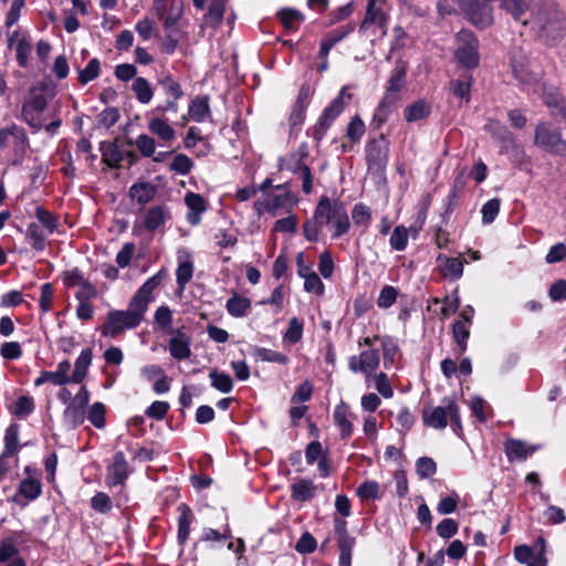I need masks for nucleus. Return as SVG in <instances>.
Listing matches in <instances>:
<instances>
[{
	"label": "nucleus",
	"instance_id": "c9c22d12",
	"mask_svg": "<svg viewBox=\"0 0 566 566\" xmlns=\"http://www.w3.org/2000/svg\"><path fill=\"white\" fill-rule=\"evenodd\" d=\"M132 91L140 104H148L153 99L154 91L145 77H136L132 84Z\"/></svg>",
	"mask_w": 566,
	"mask_h": 566
},
{
	"label": "nucleus",
	"instance_id": "b1692460",
	"mask_svg": "<svg viewBox=\"0 0 566 566\" xmlns=\"http://www.w3.org/2000/svg\"><path fill=\"white\" fill-rule=\"evenodd\" d=\"M157 84L167 98L180 99L184 96L180 83L169 72H163L157 78Z\"/></svg>",
	"mask_w": 566,
	"mask_h": 566
},
{
	"label": "nucleus",
	"instance_id": "5fc2aeb1",
	"mask_svg": "<svg viewBox=\"0 0 566 566\" xmlns=\"http://www.w3.org/2000/svg\"><path fill=\"white\" fill-rule=\"evenodd\" d=\"M442 402L447 405L449 410V417L451 420V426L453 431L460 436L462 431V423H461V417H460V409L459 406L453 397H444Z\"/></svg>",
	"mask_w": 566,
	"mask_h": 566
},
{
	"label": "nucleus",
	"instance_id": "338daca9",
	"mask_svg": "<svg viewBox=\"0 0 566 566\" xmlns=\"http://www.w3.org/2000/svg\"><path fill=\"white\" fill-rule=\"evenodd\" d=\"M500 199L493 198L486 201L482 207V221L484 224L492 223L500 211Z\"/></svg>",
	"mask_w": 566,
	"mask_h": 566
},
{
	"label": "nucleus",
	"instance_id": "e433bc0d",
	"mask_svg": "<svg viewBox=\"0 0 566 566\" xmlns=\"http://www.w3.org/2000/svg\"><path fill=\"white\" fill-rule=\"evenodd\" d=\"M70 370H71V363L67 359L60 361L56 370L48 371L50 382H52L55 386H65L70 382H73L72 375L71 376L69 375Z\"/></svg>",
	"mask_w": 566,
	"mask_h": 566
},
{
	"label": "nucleus",
	"instance_id": "473e14b6",
	"mask_svg": "<svg viewBox=\"0 0 566 566\" xmlns=\"http://www.w3.org/2000/svg\"><path fill=\"white\" fill-rule=\"evenodd\" d=\"M292 499L300 502H305L314 497L315 485L311 480L301 479L293 483L291 486Z\"/></svg>",
	"mask_w": 566,
	"mask_h": 566
},
{
	"label": "nucleus",
	"instance_id": "bb28decb",
	"mask_svg": "<svg viewBox=\"0 0 566 566\" xmlns=\"http://www.w3.org/2000/svg\"><path fill=\"white\" fill-rule=\"evenodd\" d=\"M148 129L151 134L156 135L164 142H171L176 137L175 129L167 123L166 119L160 117H151L148 120Z\"/></svg>",
	"mask_w": 566,
	"mask_h": 566
},
{
	"label": "nucleus",
	"instance_id": "864d4df0",
	"mask_svg": "<svg viewBox=\"0 0 566 566\" xmlns=\"http://www.w3.org/2000/svg\"><path fill=\"white\" fill-rule=\"evenodd\" d=\"M395 103L396 102L389 99V97H382L373 116V124L376 128H379L388 119Z\"/></svg>",
	"mask_w": 566,
	"mask_h": 566
},
{
	"label": "nucleus",
	"instance_id": "4468645a",
	"mask_svg": "<svg viewBox=\"0 0 566 566\" xmlns=\"http://www.w3.org/2000/svg\"><path fill=\"white\" fill-rule=\"evenodd\" d=\"M128 476V462L123 451H117L113 457V463L107 470L106 482L109 486L124 483Z\"/></svg>",
	"mask_w": 566,
	"mask_h": 566
},
{
	"label": "nucleus",
	"instance_id": "39448f33",
	"mask_svg": "<svg viewBox=\"0 0 566 566\" xmlns=\"http://www.w3.org/2000/svg\"><path fill=\"white\" fill-rule=\"evenodd\" d=\"M534 144L555 156H566V140L559 128L551 123L542 122L535 127Z\"/></svg>",
	"mask_w": 566,
	"mask_h": 566
},
{
	"label": "nucleus",
	"instance_id": "3c124183",
	"mask_svg": "<svg viewBox=\"0 0 566 566\" xmlns=\"http://www.w3.org/2000/svg\"><path fill=\"white\" fill-rule=\"evenodd\" d=\"M18 441H19V426L17 423H11L7 430L4 436V457H12L18 452Z\"/></svg>",
	"mask_w": 566,
	"mask_h": 566
},
{
	"label": "nucleus",
	"instance_id": "7ed1b4c3",
	"mask_svg": "<svg viewBox=\"0 0 566 566\" xmlns=\"http://www.w3.org/2000/svg\"><path fill=\"white\" fill-rule=\"evenodd\" d=\"M49 105V97L43 86L32 87L28 97L24 99L21 108V117L34 132H39L43 127L41 114Z\"/></svg>",
	"mask_w": 566,
	"mask_h": 566
},
{
	"label": "nucleus",
	"instance_id": "a19ab883",
	"mask_svg": "<svg viewBox=\"0 0 566 566\" xmlns=\"http://www.w3.org/2000/svg\"><path fill=\"white\" fill-rule=\"evenodd\" d=\"M42 485L38 479L27 478L20 482L19 494L29 501H33L41 495Z\"/></svg>",
	"mask_w": 566,
	"mask_h": 566
},
{
	"label": "nucleus",
	"instance_id": "9b49d317",
	"mask_svg": "<svg viewBox=\"0 0 566 566\" xmlns=\"http://www.w3.org/2000/svg\"><path fill=\"white\" fill-rule=\"evenodd\" d=\"M489 0H478L464 13L470 21L480 29H485L493 23V8Z\"/></svg>",
	"mask_w": 566,
	"mask_h": 566
},
{
	"label": "nucleus",
	"instance_id": "9d476101",
	"mask_svg": "<svg viewBox=\"0 0 566 566\" xmlns=\"http://www.w3.org/2000/svg\"><path fill=\"white\" fill-rule=\"evenodd\" d=\"M380 363L379 353L377 349L364 350L359 356H352L348 361V367L353 373H364L370 376L376 371Z\"/></svg>",
	"mask_w": 566,
	"mask_h": 566
},
{
	"label": "nucleus",
	"instance_id": "603ef678",
	"mask_svg": "<svg viewBox=\"0 0 566 566\" xmlns=\"http://www.w3.org/2000/svg\"><path fill=\"white\" fill-rule=\"evenodd\" d=\"M381 347L384 355V365L388 367L395 363L396 356L398 355L399 347L396 339L391 336L381 337Z\"/></svg>",
	"mask_w": 566,
	"mask_h": 566
},
{
	"label": "nucleus",
	"instance_id": "412c9836",
	"mask_svg": "<svg viewBox=\"0 0 566 566\" xmlns=\"http://www.w3.org/2000/svg\"><path fill=\"white\" fill-rule=\"evenodd\" d=\"M338 202L339 200H336L334 202L331 201V199L326 196L321 197L313 218L322 226H327L332 222L334 219V216H336V210H338Z\"/></svg>",
	"mask_w": 566,
	"mask_h": 566
},
{
	"label": "nucleus",
	"instance_id": "f704fd0d",
	"mask_svg": "<svg viewBox=\"0 0 566 566\" xmlns=\"http://www.w3.org/2000/svg\"><path fill=\"white\" fill-rule=\"evenodd\" d=\"M331 223L334 228L333 238H340L349 230L350 222L344 202H338V210Z\"/></svg>",
	"mask_w": 566,
	"mask_h": 566
},
{
	"label": "nucleus",
	"instance_id": "f257e3e1",
	"mask_svg": "<svg viewBox=\"0 0 566 566\" xmlns=\"http://www.w3.org/2000/svg\"><path fill=\"white\" fill-rule=\"evenodd\" d=\"M530 24L537 35L549 45L563 40L566 33V15L555 0H538L531 9Z\"/></svg>",
	"mask_w": 566,
	"mask_h": 566
},
{
	"label": "nucleus",
	"instance_id": "774afa93",
	"mask_svg": "<svg viewBox=\"0 0 566 566\" xmlns=\"http://www.w3.org/2000/svg\"><path fill=\"white\" fill-rule=\"evenodd\" d=\"M452 93L460 97L461 99H464L465 102H469L470 99V90H471V78H458L453 80L450 83Z\"/></svg>",
	"mask_w": 566,
	"mask_h": 566
},
{
	"label": "nucleus",
	"instance_id": "ddd939ff",
	"mask_svg": "<svg viewBox=\"0 0 566 566\" xmlns=\"http://www.w3.org/2000/svg\"><path fill=\"white\" fill-rule=\"evenodd\" d=\"M191 338L181 329L171 331L169 339V353L178 360L188 359L191 356L190 349Z\"/></svg>",
	"mask_w": 566,
	"mask_h": 566
},
{
	"label": "nucleus",
	"instance_id": "4be33fe9",
	"mask_svg": "<svg viewBox=\"0 0 566 566\" xmlns=\"http://www.w3.org/2000/svg\"><path fill=\"white\" fill-rule=\"evenodd\" d=\"M437 262L443 277L457 281L462 276L463 262L460 258H449L443 254H439Z\"/></svg>",
	"mask_w": 566,
	"mask_h": 566
},
{
	"label": "nucleus",
	"instance_id": "09e8293b",
	"mask_svg": "<svg viewBox=\"0 0 566 566\" xmlns=\"http://www.w3.org/2000/svg\"><path fill=\"white\" fill-rule=\"evenodd\" d=\"M352 219L355 226L366 230L371 221L370 209L365 203H356L352 210Z\"/></svg>",
	"mask_w": 566,
	"mask_h": 566
},
{
	"label": "nucleus",
	"instance_id": "c756f323",
	"mask_svg": "<svg viewBox=\"0 0 566 566\" xmlns=\"http://www.w3.org/2000/svg\"><path fill=\"white\" fill-rule=\"evenodd\" d=\"M86 407L74 401H70L63 412L64 422L73 429L83 423L85 419Z\"/></svg>",
	"mask_w": 566,
	"mask_h": 566
},
{
	"label": "nucleus",
	"instance_id": "de8ad7c7",
	"mask_svg": "<svg viewBox=\"0 0 566 566\" xmlns=\"http://www.w3.org/2000/svg\"><path fill=\"white\" fill-rule=\"evenodd\" d=\"M34 400L30 396H21L10 408V412L18 418H25L34 411Z\"/></svg>",
	"mask_w": 566,
	"mask_h": 566
},
{
	"label": "nucleus",
	"instance_id": "ea45409f",
	"mask_svg": "<svg viewBox=\"0 0 566 566\" xmlns=\"http://www.w3.org/2000/svg\"><path fill=\"white\" fill-rule=\"evenodd\" d=\"M32 53V43L28 35H22L15 44V59L20 67H27Z\"/></svg>",
	"mask_w": 566,
	"mask_h": 566
},
{
	"label": "nucleus",
	"instance_id": "79ce46f5",
	"mask_svg": "<svg viewBox=\"0 0 566 566\" xmlns=\"http://www.w3.org/2000/svg\"><path fill=\"white\" fill-rule=\"evenodd\" d=\"M127 145L136 146L144 157H153L156 151V142L147 134L139 135L135 140L128 139Z\"/></svg>",
	"mask_w": 566,
	"mask_h": 566
},
{
	"label": "nucleus",
	"instance_id": "0e129e2a",
	"mask_svg": "<svg viewBox=\"0 0 566 566\" xmlns=\"http://www.w3.org/2000/svg\"><path fill=\"white\" fill-rule=\"evenodd\" d=\"M256 357L262 361L276 363L285 365L289 361V357L280 352H275L269 348H256Z\"/></svg>",
	"mask_w": 566,
	"mask_h": 566
},
{
	"label": "nucleus",
	"instance_id": "423d86ee",
	"mask_svg": "<svg viewBox=\"0 0 566 566\" xmlns=\"http://www.w3.org/2000/svg\"><path fill=\"white\" fill-rule=\"evenodd\" d=\"M455 59L467 69H474L479 65V40L470 30H461L455 36Z\"/></svg>",
	"mask_w": 566,
	"mask_h": 566
},
{
	"label": "nucleus",
	"instance_id": "37998d69",
	"mask_svg": "<svg viewBox=\"0 0 566 566\" xmlns=\"http://www.w3.org/2000/svg\"><path fill=\"white\" fill-rule=\"evenodd\" d=\"M25 235L34 250L43 251L45 249V234L40 224L31 222L27 228Z\"/></svg>",
	"mask_w": 566,
	"mask_h": 566
},
{
	"label": "nucleus",
	"instance_id": "6e6552de",
	"mask_svg": "<svg viewBox=\"0 0 566 566\" xmlns=\"http://www.w3.org/2000/svg\"><path fill=\"white\" fill-rule=\"evenodd\" d=\"M366 153L368 169L382 172L389 159V140L381 134L379 138L369 142Z\"/></svg>",
	"mask_w": 566,
	"mask_h": 566
},
{
	"label": "nucleus",
	"instance_id": "bf43d9fd",
	"mask_svg": "<svg viewBox=\"0 0 566 566\" xmlns=\"http://www.w3.org/2000/svg\"><path fill=\"white\" fill-rule=\"evenodd\" d=\"M35 217L49 233H53L59 227L57 218L41 206L36 207Z\"/></svg>",
	"mask_w": 566,
	"mask_h": 566
},
{
	"label": "nucleus",
	"instance_id": "13d9d810",
	"mask_svg": "<svg viewBox=\"0 0 566 566\" xmlns=\"http://www.w3.org/2000/svg\"><path fill=\"white\" fill-rule=\"evenodd\" d=\"M356 25L354 22H349L345 25H342L326 34L323 39L326 43H329L331 46L336 45L342 40H344L347 35L354 32Z\"/></svg>",
	"mask_w": 566,
	"mask_h": 566
},
{
	"label": "nucleus",
	"instance_id": "2eb2a0df",
	"mask_svg": "<svg viewBox=\"0 0 566 566\" xmlns=\"http://www.w3.org/2000/svg\"><path fill=\"white\" fill-rule=\"evenodd\" d=\"M165 272L159 271L155 275L150 276L134 294L132 300L135 303L139 304L146 311L148 310V304L151 301V293L160 285L165 277Z\"/></svg>",
	"mask_w": 566,
	"mask_h": 566
},
{
	"label": "nucleus",
	"instance_id": "a211bd4d",
	"mask_svg": "<svg viewBox=\"0 0 566 566\" xmlns=\"http://www.w3.org/2000/svg\"><path fill=\"white\" fill-rule=\"evenodd\" d=\"M185 203L189 209L187 213V221L191 226L199 224L201 220L200 216L207 210V202L205 198L199 193L188 192L185 196Z\"/></svg>",
	"mask_w": 566,
	"mask_h": 566
},
{
	"label": "nucleus",
	"instance_id": "4d7b16f0",
	"mask_svg": "<svg viewBox=\"0 0 566 566\" xmlns=\"http://www.w3.org/2000/svg\"><path fill=\"white\" fill-rule=\"evenodd\" d=\"M469 326L470 324H467L463 321H455L452 325L453 338L460 347L461 352L467 349V340L470 336Z\"/></svg>",
	"mask_w": 566,
	"mask_h": 566
},
{
	"label": "nucleus",
	"instance_id": "72a5a7b5",
	"mask_svg": "<svg viewBox=\"0 0 566 566\" xmlns=\"http://www.w3.org/2000/svg\"><path fill=\"white\" fill-rule=\"evenodd\" d=\"M251 307V301L238 293H234L226 304L228 313L233 317H242Z\"/></svg>",
	"mask_w": 566,
	"mask_h": 566
},
{
	"label": "nucleus",
	"instance_id": "f8f14e48",
	"mask_svg": "<svg viewBox=\"0 0 566 566\" xmlns=\"http://www.w3.org/2000/svg\"><path fill=\"white\" fill-rule=\"evenodd\" d=\"M511 67L514 77L523 85H531L537 81V75L530 71L527 57L522 51L512 52Z\"/></svg>",
	"mask_w": 566,
	"mask_h": 566
},
{
	"label": "nucleus",
	"instance_id": "a878e982",
	"mask_svg": "<svg viewBox=\"0 0 566 566\" xmlns=\"http://www.w3.org/2000/svg\"><path fill=\"white\" fill-rule=\"evenodd\" d=\"M102 160L111 168H118L124 160V151H120L116 143L102 142L99 146Z\"/></svg>",
	"mask_w": 566,
	"mask_h": 566
},
{
	"label": "nucleus",
	"instance_id": "393cba45",
	"mask_svg": "<svg viewBox=\"0 0 566 566\" xmlns=\"http://www.w3.org/2000/svg\"><path fill=\"white\" fill-rule=\"evenodd\" d=\"M157 192V188L150 182H136L129 188V196L139 205H146L151 201Z\"/></svg>",
	"mask_w": 566,
	"mask_h": 566
},
{
	"label": "nucleus",
	"instance_id": "20e7f679",
	"mask_svg": "<svg viewBox=\"0 0 566 566\" xmlns=\"http://www.w3.org/2000/svg\"><path fill=\"white\" fill-rule=\"evenodd\" d=\"M388 14L384 10V4L377 0H368L365 18L359 25V33H370L375 39H382L387 34Z\"/></svg>",
	"mask_w": 566,
	"mask_h": 566
},
{
	"label": "nucleus",
	"instance_id": "4c0bfd02",
	"mask_svg": "<svg viewBox=\"0 0 566 566\" xmlns=\"http://www.w3.org/2000/svg\"><path fill=\"white\" fill-rule=\"evenodd\" d=\"M279 18L283 27L289 31L297 30L304 20V15L300 11L291 8L282 9L279 12Z\"/></svg>",
	"mask_w": 566,
	"mask_h": 566
},
{
	"label": "nucleus",
	"instance_id": "dca6fc26",
	"mask_svg": "<svg viewBox=\"0 0 566 566\" xmlns=\"http://www.w3.org/2000/svg\"><path fill=\"white\" fill-rule=\"evenodd\" d=\"M449 410L447 405L426 407L422 410L423 424L433 429H444L448 426Z\"/></svg>",
	"mask_w": 566,
	"mask_h": 566
},
{
	"label": "nucleus",
	"instance_id": "69168bd1",
	"mask_svg": "<svg viewBox=\"0 0 566 566\" xmlns=\"http://www.w3.org/2000/svg\"><path fill=\"white\" fill-rule=\"evenodd\" d=\"M365 130L366 128L363 119L356 115L348 123L346 135L353 143H357L365 134Z\"/></svg>",
	"mask_w": 566,
	"mask_h": 566
},
{
	"label": "nucleus",
	"instance_id": "aec40b11",
	"mask_svg": "<svg viewBox=\"0 0 566 566\" xmlns=\"http://www.w3.org/2000/svg\"><path fill=\"white\" fill-rule=\"evenodd\" d=\"M171 218L166 206H155L148 209L144 218V227L147 231L154 232Z\"/></svg>",
	"mask_w": 566,
	"mask_h": 566
},
{
	"label": "nucleus",
	"instance_id": "f3484780",
	"mask_svg": "<svg viewBox=\"0 0 566 566\" xmlns=\"http://www.w3.org/2000/svg\"><path fill=\"white\" fill-rule=\"evenodd\" d=\"M536 450V446H528L518 439H509L504 444V451L510 462L525 461Z\"/></svg>",
	"mask_w": 566,
	"mask_h": 566
},
{
	"label": "nucleus",
	"instance_id": "c85d7f7f",
	"mask_svg": "<svg viewBox=\"0 0 566 566\" xmlns=\"http://www.w3.org/2000/svg\"><path fill=\"white\" fill-rule=\"evenodd\" d=\"M93 353L91 348L83 349L75 361V368L72 373L73 382L81 384L86 377L87 369L92 364Z\"/></svg>",
	"mask_w": 566,
	"mask_h": 566
},
{
	"label": "nucleus",
	"instance_id": "e2e57ef3",
	"mask_svg": "<svg viewBox=\"0 0 566 566\" xmlns=\"http://www.w3.org/2000/svg\"><path fill=\"white\" fill-rule=\"evenodd\" d=\"M389 243L391 249L396 251H403L408 243L407 229L402 226L396 227L391 233Z\"/></svg>",
	"mask_w": 566,
	"mask_h": 566
},
{
	"label": "nucleus",
	"instance_id": "c03bdc74",
	"mask_svg": "<svg viewBox=\"0 0 566 566\" xmlns=\"http://www.w3.org/2000/svg\"><path fill=\"white\" fill-rule=\"evenodd\" d=\"M500 8L510 13L515 20H520L528 9L532 0H500Z\"/></svg>",
	"mask_w": 566,
	"mask_h": 566
},
{
	"label": "nucleus",
	"instance_id": "cd10ccee",
	"mask_svg": "<svg viewBox=\"0 0 566 566\" xmlns=\"http://www.w3.org/2000/svg\"><path fill=\"white\" fill-rule=\"evenodd\" d=\"M189 116L197 123H202L210 117L208 96H197L191 101L188 108Z\"/></svg>",
	"mask_w": 566,
	"mask_h": 566
},
{
	"label": "nucleus",
	"instance_id": "1a4fd4ad",
	"mask_svg": "<svg viewBox=\"0 0 566 566\" xmlns=\"http://www.w3.org/2000/svg\"><path fill=\"white\" fill-rule=\"evenodd\" d=\"M334 533L339 549V566H352V552L356 539L348 533L345 520L334 518Z\"/></svg>",
	"mask_w": 566,
	"mask_h": 566
},
{
	"label": "nucleus",
	"instance_id": "0eeeda50",
	"mask_svg": "<svg viewBox=\"0 0 566 566\" xmlns=\"http://www.w3.org/2000/svg\"><path fill=\"white\" fill-rule=\"evenodd\" d=\"M348 99L352 97V94L346 93V88L343 87L335 97L332 103L324 109L323 114L319 116L316 125L313 128V138L318 143L325 136L327 129L331 127L332 123L337 118V116L344 111L345 103L344 98Z\"/></svg>",
	"mask_w": 566,
	"mask_h": 566
},
{
	"label": "nucleus",
	"instance_id": "2f4dec72",
	"mask_svg": "<svg viewBox=\"0 0 566 566\" xmlns=\"http://www.w3.org/2000/svg\"><path fill=\"white\" fill-rule=\"evenodd\" d=\"M184 14L182 0H171L167 14L163 18L164 30H179L177 23Z\"/></svg>",
	"mask_w": 566,
	"mask_h": 566
},
{
	"label": "nucleus",
	"instance_id": "8fccbe9b",
	"mask_svg": "<svg viewBox=\"0 0 566 566\" xmlns=\"http://www.w3.org/2000/svg\"><path fill=\"white\" fill-rule=\"evenodd\" d=\"M209 378L211 379V386L220 392L228 394L233 388V380L226 373H219L217 369H213L209 374Z\"/></svg>",
	"mask_w": 566,
	"mask_h": 566
},
{
	"label": "nucleus",
	"instance_id": "680f3d73",
	"mask_svg": "<svg viewBox=\"0 0 566 566\" xmlns=\"http://www.w3.org/2000/svg\"><path fill=\"white\" fill-rule=\"evenodd\" d=\"M193 167V161L185 154H178L175 156L172 163L170 164V170L186 176L188 175Z\"/></svg>",
	"mask_w": 566,
	"mask_h": 566
},
{
	"label": "nucleus",
	"instance_id": "f03ea898",
	"mask_svg": "<svg viewBox=\"0 0 566 566\" xmlns=\"http://www.w3.org/2000/svg\"><path fill=\"white\" fill-rule=\"evenodd\" d=\"M146 312L144 307L130 298L127 310H113L108 312L107 318L102 326V334L108 337H116L125 329L136 328L144 321Z\"/></svg>",
	"mask_w": 566,
	"mask_h": 566
},
{
	"label": "nucleus",
	"instance_id": "6e6d98bb",
	"mask_svg": "<svg viewBox=\"0 0 566 566\" xmlns=\"http://www.w3.org/2000/svg\"><path fill=\"white\" fill-rule=\"evenodd\" d=\"M193 274V262L191 260H186L179 262L178 268L176 270V281L178 286L184 290L186 285L190 282Z\"/></svg>",
	"mask_w": 566,
	"mask_h": 566
},
{
	"label": "nucleus",
	"instance_id": "58836bf2",
	"mask_svg": "<svg viewBox=\"0 0 566 566\" xmlns=\"http://www.w3.org/2000/svg\"><path fill=\"white\" fill-rule=\"evenodd\" d=\"M431 112L430 105L424 101H417L405 109L406 120L409 123L423 119L429 116Z\"/></svg>",
	"mask_w": 566,
	"mask_h": 566
},
{
	"label": "nucleus",
	"instance_id": "6ab92c4d",
	"mask_svg": "<svg viewBox=\"0 0 566 566\" xmlns=\"http://www.w3.org/2000/svg\"><path fill=\"white\" fill-rule=\"evenodd\" d=\"M407 75V67L403 63H398L391 72V75L388 80V86L385 94V97H389V99L394 102H398L399 92L405 85V80Z\"/></svg>",
	"mask_w": 566,
	"mask_h": 566
},
{
	"label": "nucleus",
	"instance_id": "5701e85b",
	"mask_svg": "<svg viewBox=\"0 0 566 566\" xmlns=\"http://www.w3.org/2000/svg\"><path fill=\"white\" fill-rule=\"evenodd\" d=\"M179 517H178V542L179 544H185L190 534V525L193 520V514L191 509L181 503L178 506Z\"/></svg>",
	"mask_w": 566,
	"mask_h": 566
},
{
	"label": "nucleus",
	"instance_id": "7c9ffc66",
	"mask_svg": "<svg viewBox=\"0 0 566 566\" xmlns=\"http://www.w3.org/2000/svg\"><path fill=\"white\" fill-rule=\"evenodd\" d=\"M229 0H212L208 12L205 14V22L212 27L217 28L221 24L226 11V7Z\"/></svg>",
	"mask_w": 566,
	"mask_h": 566
},
{
	"label": "nucleus",
	"instance_id": "49530a36",
	"mask_svg": "<svg viewBox=\"0 0 566 566\" xmlns=\"http://www.w3.org/2000/svg\"><path fill=\"white\" fill-rule=\"evenodd\" d=\"M101 72V62L98 59L93 57L84 69L77 70V78L82 85L98 77Z\"/></svg>",
	"mask_w": 566,
	"mask_h": 566
},
{
	"label": "nucleus",
	"instance_id": "a18cd8bd",
	"mask_svg": "<svg viewBox=\"0 0 566 566\" xmlns=\"http://www.w3.org/2000/svg\"><path fill=\"white\" fill-rule=\"evenodd\" d=\"M334 421L340 430L343 439H347L353 433V423L347 417V410L345 406H337L334 411Z\"/></svg>",
	"mask_w": 566,
	"mask_h": 566
},
{
	"label": "nucleus",
	"instance_id": "052dcab7",
	"mask_svg": "<svg viewBox=\"0 0 566 566\" xmlns=\"http://www.w3.org/2000/svg\"><path fill=\"white\" fill-rule=\"evenodd\" d=\"M105 406L97 401L94 402L87 412V418L90 422L97 429H103L105 427Z\"/></svg>",
	"mask_w": 566,
	"mask_h": 566
}]
</instances>
